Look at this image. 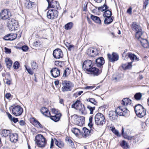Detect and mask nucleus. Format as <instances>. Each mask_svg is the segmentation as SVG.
<instances>
[{
  "label": "nucleus",
  "mask_w": 149,
  "mask_h": 149,
  "mask_svg": "<svg viewBox=\"0 0 149 149\" xmlns=\"http://www.w3.org/2000/svg\"><path fill=\"white\" fill-rule=\"evenodd\" d=\"M113 17H106L104 21V24H111L113 21Z\"/></svg>",
  "instance_id": "nucleus-29"
},
{
  "label": "nucleus",
  "mask_w": 149,
  "mask_h": 149,
  "mask_svg": "<svg viewBox=\"0 0 149 149\" xmlns=\"http://www.w3.org/2000/svg\"><path fill=\"white\" fill-rule=\"evenodd\" d=\"M73 24L72 22L67 23L65 26V28L66 30H69L71 29L73 26Z\"/></svg>",
  "instance_id": "nucleus-41"
},
{
  "label": "nucleus",
  "mask_w": 149,
  "mask_h": 149,
  "mask_svg": "<svg viewBox=\"0 0 149 149\" xmlns=\"http://www.w3.org/2000/svg\"><path fill=\"white\" fill-rule=\"evenodd\" d=\"M19 124L21 126H24L25 125L26 123L23 120H21L19 122Z\"/></svg>",
  "instance_id": "nucleus-61"
},
{
  "label": "nucleus",
  "mask_w": 149,
  "mask_h": 149,
  "mask_svg": "<svg viewBox=\"0 0 149 149\" xmlns=\"http://www.w3.org/2000/svg\"><path fill=\"white\" fill-rule=\"evenodd\" d=\"M95 123L97 125H102L105 123V119L103 115L100 113H98L95 116Z\"/></svg>",
  "instance_id": "nucleus-6"
},
{
  "label": "nucleus",
  "mask_w": 149,
  "mask_h": 149,
  "mask_svg": "<svg viewBox=\"0 0 149 149\" xmlns=\"http://www.w3.org/2000/svg\"><path fill=\"white\" fill-rule=\"evenodd\" d=\"M50 73L54 78H56L59 76L60 70L56 68H53L50 71Z\"/></svg>",
  "instance_id": "nucleus-18"
},
{
  "label": "nucleus",
  "mask_w": 149,
  "mask_h": 149,
  "mask_svg": "<svg viewBox=\"0 0 149 149\" xmlns=\"http://www.w3.org/2000/svg\"><path fill=\"white\" fill-rule=\"evenodd\" d=\"M31 64L32 70H36L38 68V64L36 62L32 61H31Z\"/></svg>",
  "instance_id": "nucleus-32"
},
{
  "label": "nucleus",
  "mask_w": 149,
  "mask_h": 149,
  "mask_svg": "<svg viewBox=\"0 0 149 149\" xmlns=\"http://www.w3.org/2000/svg\"><path fill=\"white\" fill-rule=\"evenodd\" d=\"M70 69L69 67H67L64 71L63 75V77H66L67 75H69L70 74Z\"/></svg>",
  "instance_id": "nucleus-37"
},
{
  "label": "nucleus",
  "mask_w": 149,
  "mask_h": 149,
  "mask_svg": "<svg viewBox=\"0 0 149 149\" xmlns=\"http://www.w3.org/2000/svg\"><path fill=\"white\" fill-rule=\"evenodd\" d=\"M54 57L55 58H60L63 56V54L61 50L59 48L54 50L53 53Z\"/></svg>",
  "instance_id": "nucleus-14"
},
{
  "label": "nucleus",
  "mask_w": 149,
  "mask_h": 149,
  "mask_svg": "<svg viewBox=\"0 0 149 149\" xmlns=\"http://www.w3.org/2000/svg\"><path fill=\"white\" fill-rule=\"evenodd\" d=\"M74 103L75 104L76 107L77 108V109H79V107L80 105H81V104H82L80 102V101L79 100H77Z\"/></svg>",
  "instance_id": "nucleus-47"
},
{
  "label": "nucleus",
  "mask_w": 149,
  "mask_h": 149,
  "mask_svg": "<svg viewBox=\"0 0 149 149\" xmlns=\"http://www.w3.org/2000/svg\"><path fill=\"white\" fill-rule=\"evenodd\" d=\"M108 7L106 4H104L103 6H101L98 8V11H103L107 9H108Z\"/></svg>",
  "instance_id": "nucleus-38"
},
{
  "label": "nucleus",
  "mask_w": 149,
  "mask_h": 149,
  "mask_svg": "<svg viewBox=\"0 0 149 149\" xmlns=\"http://www.w3.org/2000/svg\"><path fill=\"white\" fill-rule=\"evenodd\" d=\"M23 111L22 108L19 105L15 106L12 108V113L16 116L21 115L22 114Z\"/></svg>",
  "instance_id": "nucleus-11"
},
{
  "label": "nucleus",
  "mask_w": 149,
  "mask_h": 149,
  "mask_svg": "<svg viewBox=\"0 0 149 149\" xmlns=\"http://www.w3.org/2000/svg\"><path fill=\"white\" fill-rule=\"evenodd\" d=\"M127 55L128 57L130 58L132 61L134 60L136 57V55L134 54H132L131 53H127Z\"/></svg>",
  "instance_id": "nucleus-43"
},
{
  "label": "nucleus",
  "mask_w": 149,
  "mask_h": 149,
  "mask_svg": "<svg viewBox=\"0 0 149 149\" xmlns=\"http://www.w3.org/2000/svg\"><path fill=\"white\" fill-rule=\"evenodd\" d=\"M54 146V140L52 138L51 143H50V148H53Z\"/></svg>",
  "instance_id": "nucleus-58"
},
{
  "label": "nucleus",
  "mask_w": 149,
  "mask_h": 149,
  "mask_svg": "<svg viewBox=\"0 0 149 149\" xmlns=\"http://www.w3.org/2000/svg\"><path fill=\"white\" fill-rule=\"evenodd\" d=\"M131 26L132 30L135 31V38L140 42L143 47L145 48H148L149 44L146 37V33L142 31L140 25L136 22H133Z\"/></svg>",
  "instance_id": "nucleus-1"
},
{
  "label": "nucleus",
  "mask_w": 149,
  "mask_h": 149,
  "mask_svg": "<svg viewBox=\"0 0 149 149\" xmlns=\"http://www.w3.org/2000/svg\"><path fill=\"white\" fill-rule=\"evenodd\" d=\"M61 84L63 86L61 88L62 91L63 92L71 91L74 86V84L70 81H62Z\"/></svg>",
  "instance_id": "nucleus-5"
},
{
  "label": "nucleus",
  "mask_w": 149,
  "mask_h": 149,
  "mask_svg": "<svg viewBox=\"0 0 149 149\" xmlns=\"http://www.w3.org/2000/svg\"><path fill=\"white\" fill-rule=\"evenodd\" d=\"M72 118L73 123L79 126H81L84 124L85 118L83 116L74 115Z\"/></svg>",
  "instance_id": "nucleus-7"
},
{
  "label": "nucleus",
  "mask_w": 149,
  "mask_h": 149,
  "mask_svg": "<svg viewBox=\"0 0 149 149\" xmlns=\"http://www.w3.org/2000/svg\"><path fill=\"white\" fill-rule=\"evenodd\" d=\"M82 68L85 71L89 72L94 75H98L102 72V70H99L97 68L93 67L92 61L90 60L85 61L83 63Z\"/></svg>",
  "instance_id": "nucleus-2"
},
{
  "label": "nucleus",
  "mask_w": 149,
  "mask_h": 149,
  "mask_svg": "<svg viewBox=\"0 0 149 149\" xmlns=\"http://www.w3.org/2000/svg\"><path fill=\"white\" fill-rule=\"evenodd\" d=\"M87 52L89 56L94 57L98 55L99 52L97 49L96 48L90 47L87 50Z\"/></svg>",
  "instance_id": "nucleus-12"
},
{
  "label": "nucleus",
  "mask_w": 149,
  "mask_h": 149,
  "mask_svg": "<svg viewBox=\"0 0 149 149\" xmlns=\"http://www.w3.org/2000/svg\"><path fill=\"white\" fill-rule=\"evenodd\" d=\"M26 4V8L28 9L31 8L34 5V3L33 2L29 1L28 3H25Z\"/></svg>",
  "instance_id": "nucleus-42"
},
{
  "label": "nucleus",
  "mask_w": 149,
  "mask_h": 149,
  "mask_svg": "<svg viewBox=\"0 0 149 149\" xmlns=\"http://www.w3.org/2000/svg\"><path fill=\"white\" fill-rule=\"evenodd\" d=\"M72 132L77 137L79 138H86L91 135V133H93V131H78L76 132V131H72Z\"/></svg>",
  "instance_id": "nucleus-8"
},
{
  "label": "nucleus",
  "mask_w": 149,
  "mask_h": 149,
  "mask_svg": "<svg viewBox=\"0 0 149 149\" xmlns=\"http://www.w3.org/2000/svg\"><path fill=\"white\" fill-rule=\"evenodd\" d=\"M116 111L118 115H119L120 116L127 117L130 114L129 111L126 108H123L122 107H118Z\"/></svg>",
  "instance_id": "nucleus-9"
},
{
  "label": "nucleus",
  "mask_w": 149,
  "mask_h": 149,
  "mask_svg": "<svg viewBox=\"0 0 149 149\" xmlns=\"http://www.w3.org/2000/svg\"><path fill=\"white\" fill-rule=\"evenodd\" d=\"M58 11L56 10H49L47 12V17L51 19L56 18L58 16Z\"/></svg>",
  "instance_id": "nucleus-10"
},
{
  "label": "nucleus",
  "mask_w": 149,
  "mask_h": 149,
  "mask_svg": "<svg viewBox=\"0 0 149 149\" xmlns=\"http://www.w3.org/2000/svg\"><path fill=\"white\" fill-rule=\"evenodd\" d=\"M35 143L39 148H43L47 144V140L41 134H38L35 137Z\"/></svg>",
  "instance_id": "nucleus-3"
},
{
  "label": "nucleus",
  "mask_w": 149,
  "mask_h": 149,
  "mask_svg": "<svg viewBox=\"0 0 149 149\" xmlns=\"http://www.w3.org/2000/svg\"><path fill=\"white\" fill-rule=\"evenodd\" d=\"M19 66V64L18 61H16L15 62L13 65V67L14 69H17Z\"/></svg>",
  "instance_id": "nucleus-49"
},
{
  "label": "nucleus",
  "mask_w": 149,
  "mask_h": 149,
  "mask_svg": "<svg viewBox=\"0 0 149 149\" xmlns=\"http://www.w3.org/2000/svg\"><path fill=\"white\" fill-rule=\"evenodd\" d=\"M87 101L90 102L91 103L95 105H97V102L95 100V99L93 98H91L88 99Z\"/></svg>",
  "instance_id": "nucleus-45"
},
{
  "label": "nucleus",
  "mask_w": 149,
  "mask_h": 149,
  "mask_svg": "<svg viewBox=\"0 0 149 149\" xmlns=\"http://www.w3.org/2000/svg\"><path fill=\"white\" fill-rule=\"evenodd\" d=\"M17 37L16 33H11L6 35L3 37V39L6 41H12L15 40Z\"/></svg>",
  "instance_id": "nucleus-17"
},
{
  "label": "nucleus",
  "mask_w": 149,
  "mask_h": 149,
  "mask_svg": "<svg viewBox=\"0 0 149 149\" xmlns=\"http://www.w3.org/2000/svg\"><path fill=\"white\" fill-rule=\"evenodd\" d=\"M113 133L118 137H120L121 134H120L119 131H112Z\"/></svg>",
  "instance_id": "nucleus-57"
},
{
  "label": "nucleus",
  "mask_w": 149,
  "mask_h": 149,
  "mask_svg": "<svg viewBox=\"0 0 149 149\" xmlns=\"http://www.w3.org/2000/svg\"><path fill=\"white\" fill-rule=\"evenodd\" d=\"M33 45L34 46L36 47H39L40 46V42L39 41H36L33 42Z\"/></svg>",
  "instance_id": "nucleus-56"
},
{
  "label": "nucleus",
  "mask_w": 149,
  "mask_h": 149,
  "mask_svg": "<svg viewBox=\"0 0 149 149\" xmlns=\"http://www.w3.org/2000/svg\"><path fill=\"white\" fill-rule=\"evenodd\" d=\"M47 109L45 107H42L40 109V111L42 114H43L45 112L47 111Z\"/></svg>",
  "instance_id": "nucleus-52"
},
{
  "label": "nucleus",
  "mask_w": 149,
  "mask_h": 149,
  "mask_svg": "<svg viewBox=\"0 0 149 149\" xmlns=\"http://www.w3.org/2000/svg\"><path fill=\"white\" fill-rule=\"evenodd\" d=\"M149 0H144L143 1V9H146V7L148 4Z\"/></svg>",
  "instance_id": "nucleus-48"
},
{
  "label": "nucleus",
  "mask_w": 149,
  "mask_h": 149,
  "mask_svg": "<svg viewBox=\"0 0 149 149\" xmlns=\"http://www.w3.org/2000/svg\"><path fill=\"white\" fill-rule=\"evenodd\" d=\"M113 80H115L116 81H119L120 78L118 76L117 77H113Z\"/></svg>",
  "instance_id": "nucleus-63"
},
{
  "label": "nucleus",
  "mask_w": 149,
  "mask_h": 149,
  "mask_svg": "<svg viewBox=\"0 0 149 149\" xmlns=\"http://www.w3.org/2000/svg\"><path fill=\"white\" fill-rule=\"evenodd\" d=\"M122 67L124 70L128 69V68L127 67V64H123L122 65Z\"/></svg>",
  "instance_id": "nucleus-64"
},
{
  "label": "nucleus",
  "mask_w": 149,
  "mask_h": 149,
  "mask_svg": "<svg viewBox=\"0 0 149 149\" xmlns=\"http://www.w3.org/2000/svg\"><path fill=\"white\" fill-rule=\"evenodd\" d=\"M134 110L137 116L140 118H142L146 115V110L140 104H138L135 106Z\"/></svg>",
  "instance_id": "nucleus-4"
},
{
  "label": "nucleus",
  "mask_w": 149,
  "mask_h": 149,
  "mask_svg": "<svg viewBox=\"0 0 149 149\" xmlns=\"http://www.w3.org/2000/svg\"><path fill=\"white\" fill-rule=\"evenodd\" d=\"M11 120L13 121L15 123H17L18 121V120L17 118H15L14 117Z\"/></svg>",
  "instance_id": "nucleus-60"
},
{
  "label": "nucleus",
  "mask_w": 149,
  "mask_h": 149,
  "mask_svg": "<svg viewBox=\"0 0 149 149\" xmlns=\"http://www.w3.org/2000/svg\"><path fill=\"white\" fill-rule=\"evenodd\" d=\"M43 114L45 116L47 117H49L51 115L50 112L48 110H47V111L45 112Z\"/></svg>",
  "instance_id": "nucleus-54"
},
{
  "label": "nucleus",
  "mask_w": 149,
  "mask_h": 149,
  "mask_svg": "<svg viewBox=\"0 0 149 149\" xmlns=\"http://www.w3.org/2000/svg\"><path fill=\"white\" fill-rule=\"evenodd\" d=\"M112 13L111 10H106L103 13V15L104 17H111Z\"/></svg>",
  "instance_id": "nucleus-28"
},
{
  "label": "nucleus",
  "mask_w": 149,
  "mask_h": 149,
  "mask_svg": "<svg viewBox=\"0 0 149 149\" xmlns=\"http://www.w3.org/2000/svg\"><path fill=\"white\" fill-rule=\"evenodd\" d=\"M131 103V100L129 98H125L123 99L121 101V104L124 106H126Z\"/></svg>",
  "instance_id": "nucleus-27"
},
{
  "label": "nucleus",
  "mask_w": 149,
  "mask_h": 149,
  "mask_svg": "<svg viewBox=\"0 0 149 149\" xmlns=\"http://www.w3.org/2000/svg\"><path fill=\"white\" fill-rule=\"evenodd\" d=\"M61 114V113L57 114L54 116H51L50 118L55 122L58 121L60 119Z\"/></svg>",
  "instance_id": "nucleus-25"
},
{
  "label": "nucleus",
  "mask_w": 149,
  "mask_h": 149,
  "mask_svg": "<svg viewBox=\"0 0 149 149\" xmlns=\"http://www.w3.org/2000/svg\"><path fill=\"white\" fill-rule=\"evenodd\" d=\"M10 141L12 143H16L18 141V135L17 133H10L9 136Z\"/></svg>",
  "instance_id": "nucleus-19"
},
{
  "label": "nucleus",
  "mask_w": 149,
  "mask_h": 149,
  "mask_svg": "<svg viewBox=\"0 0 149 149\" xmlns=\"http://www.w3.org/2000/svg\"><path fill=\"white\" fill-rule=\"evenodd\" d=\"M65 142H67V143L70 144V146L71 148H75V145L74 142L69 137H66L65 138Z\"/></svg>",
  "instance_id": "nucleus-26"
},
{
  "label": "nucleus",
  "mask_w": 149,
  "mask_h": 149,
  "mask_svg": "<svg viewBox=\"0 0 149 149\" xmlns=\"http://www.w3.org/2000/svg\"><path fill=\"white\" fill-rule=\"evenodd\" d=\"M24 67L25 68L26 70L30 74L32 75L33 74L34 72L33 70L31 69L30 68H28L26 65H25Z\"/></svg>",
  "instance_id": "nucleus-44"
},
{
  "label": "nucleus",
  "mask_w": 149,
  "mask_h": 149,
  "mask_svg": "<svg viewBox=\"0 0 149 149\" xmlns=\"http://www.w3.org/2000/svg\"><path fill=\"white\" fill-rule=\"evenodd\" d=\"M94 87L91 86H87L85 87V89H92Z\"/></svg>",
  "instance_id": "nucleus-62"
},
{
  "label": "nucleus",
  "mask_w": 149,
  "mask_h": 149,
  "mask_svg": "<svg viewBox=\"0 0 149 149\" xmlns=\"http://www.w3.org/2000/svg\"><path fill=\"white\" fill-rule=\"evenodd\" d=\"M7 25L9 29L11 31H15L17 29V28L18 27V26H14V25L13 24H8V23H7Z\"/></svg>",
  "instance_id": "nucleus-35"
},
{
  "label": "nucleus",
  "mask_w": 149,
  "mask_h": 149,
  "mask_svg": "<svg viewBox=\"0 0 149 149\" xmlns=\"http://www.w3.org/2000/svg\"><path fill=\"white\" fill-rule=\"evenodd\" d=\"M55 144L57 146L60 148H62L64 146V143L60 139H54Z\"/></svg>",
  "instance_id": "nucleus-23"
},
{
  "label": "nucleus",
  "mask_w": 149,
  "mask_h": 149,
  "mask_svg": "<svg viewBox=\"0 0 149 149\" xmlns=\"http://www.w3.org/2000/svg\"><path fill=\"white\" fill-rule=\"evenodd\" d=\"M104 63V60L102 57H100L95 60V64L98 67H102V65Z\"/></svg>",
  "instance_id": "nucleus-21"
},
{
  "label": "nucleus",
  "mask_w": 149,
  "mask_h": 149,
  "mask_svg": "<svg viewBox=\"0 0 149 149\" xmlns=\"http://www.w3.org/2000/svg\"><path fill=\"white\" fill-rule=\"evenodd\" d=\"M124 131H122L121 134L122 135L123 137L124 138L129 140L131 139L132 138V137L129 136L127 134V133Z\"/></svg>",
  "instance_id": "nucleus-33"
},
{
  "label": "nucleus",
  "mask_w": 149,
  "mask_h": 149,
  "mask_svg": "<svg viewBox=\"0 0 149 149\" xmlns=\"http://www.w3.org/2000/svg\"><path fill=\"white\" fill-rule=\"evenodd\" d=\"M109 119L112 121H113L117 118L118 115L116 111H111L109 112Z\"/></svg>",
  "instance_id": "nucleus-20"
},
{
  "label": "nucleus",
  "mask_w": 149,
  "mask_h": 149,
  "mask_svg": "<svg viewBox=\"0 0 149 149\" xmlns=\"http://www.w3.org/2000/svg\"><path fill=\"white\" fill-rule=\"evenodd\" d=\"M127 13L130 15H131L132 13V8L130 7L127 10Z\"/></svg>",
  "instance_id": "nucleus-59"
},
{
  "label": "nucleus",
  "mask_w": 149,
  "mask_h": 149,
  "mask_svg": "<svg viewBox=\"0 0 149 149\" xmlns=\"http://www.w3.org/2000/svg\"><path fill=\"white\" fill-rule=\"evenodd\" d=\"M87 107L90 111V114H92L93 113V111L95 109V107H92L89 105H88Z\"/></svg>",
  "instance_id": "nucleus-46"
},
{
  "label": "nucleus",
  "mask_w": 149,
  "mask_h": 149,
  "mask_svg": "<svg viewBox=\"0 0 149 149\" xmlns=\"http://www.w3.org/2000/svg\"><path fill=\"white\" fill-rule=\"evenodd\" d=\"M107 56L110 61L112 62L117 61L119 58V56L118 54L114 52H113L112 55L108 54Z\"/></svg>",
  "instance_id": "nucleus-16"
},
{
  "label": "nucleus",
  "mask_w": 149,
  "mask_h": 149,
  "mask_svg": "<svg viewBox=\"0 0 149 149\" xmlns=\"http://www.w3.org/2000/svg\"><path fill=\"white\" fill-rule=\"evenodd\" d=\"M5 61L7 68H10L13 63L11 60H10V58H6L5 59Z\"/></svg>",
  "instance_id": "nucleus-31"
},
{
  "label": "nucleus",
  "mask_w": 149,
  "mask_h": 149,
  "mask_svg": "<svg viewBox=\"0 0 149 149\" xmlns=\"http://www.w3.org/2000/svg\"><path fill=\"white\" fill-rule=\"evenodd\" d=\"M10 131H1L0 134L2 136L6 137L9 136L11 133Z\"/></svg>",
  "instance_id": "nucleus-36"
},
{
  "label": "nucleus",
  "mask_w": 149,
  "mask_h": 149,
  "mask_svg": "<svg viewBox=\"0 0 149 149\" xmlns=\"http://www.w3.org/2000/svg\"><path fill=\"white\" fill-rule=\"evenodd\" d=\"M142 97V94L140 93H136L134 95V98L137 100H140Z\"/></svg>",
  "instance_id": "nucleus-39"
},
{
  "label": "nucleus",
  "mask_w": 149,
  "mask_h": 149,
  "mask_svg": "<svg viewBox=\"0 0 149 149\" xmlns=\"http://www.w3.org/2000/svg\"><path fill=\"white\" fill-rule=\"evenodd\" d=\"M81 108H79V111H81V113L83 114L84 113V111L85 110V107L84 104H81Z\"/></svg>",
  "instance_id": "nucleus-50"
},
{
  "label": "nucleus",
  "mask_w": 149,
  "mask_h": 149,
  "mask_svg": "<svg viewBox=\"0 0 149 149\" xmlns=\"http://www.w3.org/2000/svg\"><path fill=\"white\" fill-rule=\"evenodd\" d=\"M48 2L49 8H56L57 10L60 9L61 7L59 6L58 2L57 1H50L46 0Z\"/></svg>",
  "instance_id": "nucleus-15"
},
{
  "label": "nucleus",
  "mask_w": 149,
  "mask_h": 149,
  "mask_svg": "<svg viewBox=\"0 0 149 149\" xmlns=\"http://www.w3.org/2000/svg\"><path fill=\"white\" fill-rule=\"evenodd\" d=\"M7 23H8V24H13L14 25V26H18L17 21L15 20V19L12 18H10L8 19Z\"/></svg>",
  "instance_id": "nucleus-30"
},
{
  "label": "nucleus",
  "mask_w": 149,
  "mask_h": 149,
  "mask_svg": "<svg viewBox=\"0 0 149 149\" xmlns=\"http://www.w3.org/2000/svg\"><path fill=\"white\" fill-rule=\"evenodd\" d=\"M51 110L52 112L55 115L57 114H59V113H58V109L54 108L52 109Z\"/></svg>",
  "instance_id": "nucleus-55"
},
{
  "label": "nucleus",
  "mask_w": 149,
  "mask_h": 149,
  "mask_svg": "<svg viewBox=\"0 0 149 149\" xmlns=\"http://www.w3.org/2000/svg\"><path fill=\"white\" fill-rule=\"evenodd\" d=\"M21 49L23 51L26 52L28 49L29 48L27 46L24 45L21 47Z\"/></svg>",
  "instance_id": "nucleus-51"
},
{
  "label": "nucleus",
  "mask_w": 149,
  "mask_h": 149,
  "mask_svg": "<svg viewBox=\"0 0 149 149\" xmlns=\"http://www.w3.org/2000/svg\"><path fill=\"white\" fill-rule=\"evenodd\" d=\"M11 16V13L8 9L3 10L0 13V17L3 19H8Z\"/></svg>",
  "instance_id": "nucleus-13"
},
{
  "label": "nucleus",
  "mask_w": 149,
  "mask_h": 149,
  "mask_svg": "<svg viewBox=\"0 0 149 149\" xmlns=\"http://www.w3.org/2000/svg\"><path fill=\"white\" fill-rule=\"evenodd\" d=\"M5 52L6 54H10L11 53V49L6 47H5Z\"/></svg>",
  "instance_id": "nucleus-53"
},
{
  "label": "nucleus",
  "mask_w": 149,
  "mask_h": 149,
  "mask_svg": "<svg viewBox=\"0 0 149 149\" xmlns=\"http://www.w3.org/2000/svg\"><path fill=\"white\" fill-rule=\"evenodd\" d=\"M119 144L120 146L123 149H129L130 148L128 143L125 140L120 141Z\"/></svg>",
  "instance_id": "nucleus-22"
},
{
  "label": "nucleus",
  "mask_w": 149,
  "mask_h": 149,
  "mask_svg": "<svg viewBox=\"0 0 149 149\" xmlns=\"http://www.w3.org/2000/svg\"><path fill=\"white\" fill-rule=\"evenodd\" d=\"M106 129L107 130H117L116 129L114 126L111 124H110V123H108L107 124Z\"/></svg>",
  "instance_id": "nucleus-34"
},
{
  "label": "nucleus",
  "mask_w": 149,
  "mask_h": 149,
  "mask_svg": "<svg viewBox=\"0 0 149 149\" xmlns=\"http://www.w3.org/2000/svg\"><path fill=\"white\" fill-rule=\"evenodd\" d=\"M91 19L95 23L98 24H101V21L100 18L98 16H95L93 15H91Z\"/></svg>",
  "instance_id": "nucleus-24"
},
{
  "label": "nucleus",
  "mask_w": 149,
  "mask_h": 149,
  "mask_svg": "<svg viewBox=\"0 0 149 149\" xmlns=\"http://www.w3.org/2000/svg\"><path fill=\"white\" fill-rule=\"evenodd\" d=\"M33 124L34 125L36 126L37 127L42 128L43 127L42 125L40 124L39 122L36 120L35 119H34L33 120Z\"/></svg>",
  "instance_id": "nucleus-40"
}]
</instances>
